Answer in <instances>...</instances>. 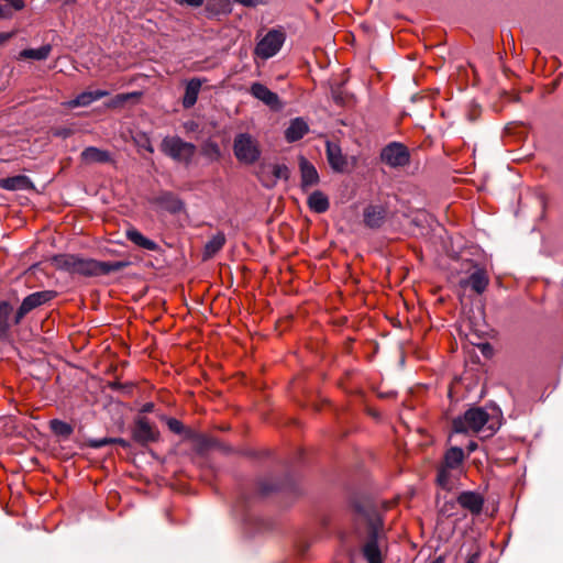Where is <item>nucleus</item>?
<instances>
[{"mask_svg":"<svg viewBox=\"0 0 563 563\" xmlns=\"http://www.w3.org/2000/svg\"><path fill=\"white\" fill-rule=\"evenodd\" d=\"M393 505V501H383L367 504L357 509L358 518L367 527V539L362 547V553L367 563H383L380 547L386 539L383 514Z\"/></svg>","mask_w":563,"mask_h":563,"instance_id":"nucleus-1","label":"nucleus"},{"mask_svg":"<svg viewBox=\"0 0 563 563\" xmlns=\"http://www.w3.org/2000/svg\"><path fill=\"white\" fill-rule=\"evenodd\" d=\"M327 158L331 168L335 172H344L347 161L342 154L341 147L332 142H327Z\"/></svg>","mask_w":563,"mask_h":563,"instance_id":"nucleus-18","label":"nucleus"},{"mask_svg":"<svg viewBox=\"0 0 563 563\" xmlns=\"http://www.w3.org/2000/svg\"><path fill=\"white\" fill-rule=\"evenodd\" d=\"M212 147H213V150H214V152H216V153H219V147H218V145H216V144H214Z\"/></svg>","mask_w":563,"mask_h":563,"instance_id":"nucleus-39","label":"nucleus"},{"mask_svg":"<svg viewBox=\"0 0 563 563\" xmlns=\"http://www.w3.org/2000/svg\"><path fill=\"white\" fill-rule=\"evenodd\" d=\"M387 209L382 205H369L363 211V221L367 228L379 229L386 220Z\"/></svg>","mask_w":563,"mask_h":563,"instance_id":"nucleus-12","label":"nucleus"},{"mask_svg":"<svg viewBox=\"0 0 563 563\" xmlns=\"http://www.w3.org/2000/svg\"><path fill=\"white\" fill-rule=\"evenodd\" d=\"M14 32H0V46L12 38Z\"/></svg>","mask_w":563,"mask_h":563,"instance_id":"nucleus-34","label":"nucleus"},{"mask_svg":"<svg viewBox=\"0 0 563 563\" xmlns=\"http://www.w3.org/2000/svg\"><path fill=\"white\" fill-rule=\"evenodd\" d=\"M457 503L463 509L478 516L483 510L484 497L479 493L466 490L457 496Z\"/></svg>","mask_w":563,"mask_h":563,"instance_id":"nucleus-14","label":"nucleus"},{"mask_svg":"<svg viewBox=\"0 0 563 563\" xmlns=\"http://www.w3.org/2000/svg\"><path fill=\"white\" fill-rule=\"evenodd\" d=\"M159 200H161L162 203L166 205V207L172 212H178L184 207L183 202L176 196H174L170 192H166V194L162 195Z\"/></svg>","mask_w":563,"mask_h":563,"instance_id":"nucleus-30","label":"nucleus"},{"mask_svg":"<svg viewBox=\"0 0 563 563\" xmlns=\"http://www.w3.org/2000/svg\"><path fill=\"white\" fill-rule=\"evenodd\" d=\"M489 278L486 272L482 268L474 271L466 280H462L461 285L471 287L476 294H482L486 290Z\"/></svg>","mask_w":563,"mask_h":563,"instance_id":"nucleus-19","label":"nucleus"},{"mask_svg":"<svg viewBox=\"0 0 563 563\" xmlns=\"http://www.w3.org/2000/svg\"><path fill=\"white\" fill-rule=\"evenodd\" d=\"M309 132V124L303 118L291 119L289 125L284 132L285 140L294 143L301 140Z\"/></svg>","mask_w":563,"mask_h":563,"instance_id":"nucleus-15","label":"nucleus"},{"mask_svg":"<svg viewBox=\"0 0 563 563\" xmlns=\"http://www.w3.org/2000/svg\"><path fill=\"white\" fill-rule=\"evenodd\" d=\"M56 265L70 273L87 277L107 275L121 268L119 262H100L92 258H86L78 255H60L55 258Z\"/></svg>","mask_w":563,"mask_h":563,"instance_id":"nucleus-3","label":"nucleus"},{"mask_svg":"<svg viewBox=\"0 0 563 563\" xmlns=\"http://www.w3.org/2000/svg\"><path fill=\"white\" fill-rule=\"evenodd\" d=\"M288 177L289 170L284 164L269 165L260 174L261 183L267 188L274 187L279 179H288Z\"/></svg>","mask_w":563,"mask_h":563,"instance_id":"nucleus-10","label":"nucleus"},{"mask_svg":"<svg viewBox=\"0 0 563 563\" xmlns=\"http://www.w3.org/2000/svg\"><path fill=\"white\" fill-rule=\"evenodd\" d=\"M11 313L12 306L7 301H0V338L4 336L10 328Z\"/></svg>","mask_w":563,"mask_h":563,"instance_id":"nucleus-28","label":"nucleus"},{"mask_svg":"<svg viewBox=\"0 0 563 563\" xmlns=\"http://www.w3.org/2000/svg\"><path fill=\"white\" fill-rule=\"evenodd\" d=\"M51 52H52V46L49 44H46L38 48L23 49L20 52L19 57L21 59L44 60L49 56Z\"/></svg>","mask_w":563,"mask_h":563,"instance_id":"nucleus-25","label":"nucleus"},{"mask_svg":"<svg viewBox=\"0 0 563 563\" xmlns=\"http://www.w3.org/2000/svg\"><path fill=\"white\" fill-rule=\"evenodd\" d=\"M225 243V236L223 233H217L213 235L205 246V258L212 257L216 253H218Z\"/></svg>","mask_w":563,"mask_h":563,"instance_id":"nucleus-27","label":"nucleus"},{"mask_svg":"<svg viewBox=\"0 0 563 563\" xmlns=\"http://www.w3.org/2000/svg\"><path fill=\"white\" fill-rule=\"evenodd\" d=\"M286 41V33L282 27L269 30L255 46V55L262 59L275 56Z\"/></svg>","mask_w":563,"mask_h":563,"instance_id":"nucleus-6","label":"nucleus"},{"mask_svg":"<svg viewBox=\"0 0 563 563\" xmlns=\"http://www.w3.org/2000/svg\"><path fill=\"white\" fill-rule=\"evenodd\" d=\"M167 426L169 430L176 434H181L184 432V424L175 418H169L167 420Z\"/></svg>","mask_w":563,"mask_h":563,"instance_id":"nucleus-31","label":"nucleus"},{"mask_svg":"<svg viewBox=\"0 0 563 563\" xmlns=\"http://www.w3.org/2000/svg\"><path fill=\"white\" fill-rule=\"evenodd\" d=\"M128 97H129L128 95H121V96H118V99L120 101H125L128 99Z\"/></svg>","mask_w":563,"mask_h":563,"instance_id":"nucleus-38","label":"nucleus"},{"mask_svg":"<svg viewBox=\"0 0 563 563\" xmlns=\"http://www.w3.org/2000/svg\"><path fill=\"white\" fill-rule=\"evenodd\" d=\"M477 561V554H472L468 556L466 563H476Z\"/></svg>","mask_w":563,"mask_h":563,"instance_id":"nucleus-37","label":"nucleus"},{"mask_svg":"<svg viewBox=\"0 0 563 563\" xmlns=\"http://www.w3.org/2000/svg\"><path fill=\"white\" fill-rule=\"evenodd\" d=\"M162 151L173 159L188 164L196 153V146L178 136H167L162 141Z\"/></svg>","mask_w":563,"mask_h":563,"instance_id":"nucleus-7","label":"nucleus"},{"mask_svg":"<svg viewBox=\"0 0 563 563\" xmlns=\"http://www.w3.org/2000/svg\"><path fill=\"white\" fill-rule=\"evenodd\" d=\"M159 435L158 430L150 423L146 418H140L135 422L133 430V438L141 444H147L150 442L157 441Z\"/></svg>","mask_w":563,"mask_h":563,"instance_id":"nucleus-11","label":"nucleus"},{"mask_svg":"<svg viewBox=\"0 0 563 563\" xmlns=\"http://www.w3.org/2000/svg\"><path fill=\"white\" fill-rule=\"evenodd\" d=\"M23 0H3L0 2V19H11L16 11L24 8Z\"/></svg>","mask_w":563,"mask_h":563,"instance_id":"nucleus-26","label":"nucleus"},{"mask_svg":"<svg viewBox=\"0 0 563 563\" xmlns=\"http://www.w3.org/2000/svg\"><path fill=\"white\" fill-rule=\"evenodd\" d=\"M250 92L254 98L272 109H279L282 107L278 95L261 82H253Z\"/></svg>","mask_w":563,"mask_h":563,"instance_id":"nucleus-13","label":"nucleus"},{"mask_svg":"<svg viewBox=\"0 0 563 563\" xmlns=\"http://www.w3.org/2000/svg\"><path fill=\"white\" fill-rule=\"evenodd\" d=\"M56 292L53 290H41L35 291L29 296H26L21 306L19 307L15 316L14 323L18 324L21 320L35 308L51 301L55 297Z\"/></svg>","mask_w":563,"mask_h":563,"instance_id":"nucleus-8","label":"nucleus"},{"mask_svg":"<svg viewBox=\"0 0 563 563\" xmlns=\"http://www.w3.org/2000/svg\"><path fill=\"white\" fill-rule=\"evenodd\" d=\"M299 169L301 175V188L303 190L319 183V174L316 167L303 156L299 158Z\"/></svg>","mask_w":563,"mask_h":563,"instance_id":"nucleus-16","label":"nucleus"},{"mask_svg":"<svg viewBox=\"0 0 563 563\" xmlns=\"http://www.w3.org/2000/svg\"><path fill=\"white\" fill-rule=\"evenodd\" d=\"M499 428L497 417H492L483 408H471L463 416L453 420V430L456 433L481 434L482 438L492 437Z\"/></svg>","mask_w":563,"mask_h":563,"instance_id":"nucleus-2","label":"nucleus"},{"mask_svg":"<svg viewBox=\"0 0 563 563\" xmlns=\"http://www.w3.org/2000/svg\"><path fill=\"white\" fill-rule=\"evenodd\" d=\"M49 428L56 435L64 438H68L73 433V427L69 423L58 419L51 420Z\"/></svg>","mask_w":563,"mask_h":563,"instance_id":"nucleus-29","label":"nucleus"},{"mask_svg":"<svg viewBox=\"0 0 563 563\" xmlns=\"http://www.w3.org/2000/svg\"><path fill=\"white\" fill-rule=\"evenodd\" d=\"M80 157L82 162L87 164L92 163H108L111 161V154L108 151L100 150L95 146L86 147L81 154Z\"/></svg>","mask_w":563,"mask_h":563,"instance_id":"nucleus-21","label":"nucleus"},{"mask_svg":"<svg viewBox=\"0 0 563 563\" xmlns=\"http://www.w3.org/2000/svg\"><path fill=\"white\" fill-rule=\"evenodd\" d=\"M465 460L464 451L459 446H451L444 453L443 461L438 467L437 483L443 489H451L456 475L461 472Z\"/></svg>","mask_w":563,"mask_h":563,"instance_id":"nucleus-4","label":"nucleus"},{"mask_svg":"<svg viewBox=\"0 0 563 563\" xmlns=\"http://www.w3.org/2000/svg\"><path fill=\"white\" fill-rule=\"evenodd\" d=\"M0 187L8 190H24L31 188L32 183L29 177L24 175H18L1 179Z\"/></svg>","mask_w":563,"mask_h":563,"instance_id":"nucleus-23","label":"nucleus"},{"mask_svg":"<svg viewBox=\"0 0 563 563\" xmlns=\"http://www.w3.org/2000/svg\"><path fill=\"white\" fill-rule=\"evenodd\" d=\"M233 152L236 159L244 164H253L261 156L257 141L249 133H240L235 136Z\"/></svg>","mask_w":563,"mask_h":563,"instance_id":"nucleus-5","label":"nucleus"},{"mask_svg":"<svg viewBox=\"0 0 563 563\" xmlns=\"http://www.w3.org/2000/svg\"><path fill=\"white\" fill-rule=\"evenodd\" d=\"M179 3H185L190 7H200L203 3V0H177Z\"/></svg>","mask_w":563,"mask_h":563,"instance_id":"nucleus-35","label":"nucleus"},{"mask_svg":"<svg viewBox=\"0 0 563 563\" xmlns=\"http://www.w3.org/2000/svg\"><path fill=\"white\" fill-rule=\"evenodd\" d=\"M108 95H109V92L107 90H101V89L93 90V91H84V92L79 93L75 99L69 100V101L65 102L64 104L69 109H74V108H78V107H87V106L91 104L92 102H95Z\"/></svg>","mask_w":563,"mask_h":563,"instance_id":"nucleus-17","label":"nucleus"},{"mask_svg":"<svg viewBox=\"0 0 563 563\" xmlns=\"http://www.w3.org/2000/svg\"><path fill=\"white\" fill-rule=\"evenodd\" d=\"M232 1L235 3H239L243 7H246V8H254V7L263 3L262 0H232Z\"/></svg>","mask_w":563,"mask_h":563,"instance_id":"nucleus-32","label":"nucleus"},{"mask_svg":"<svg viewBox=\"0 0 563 563\" xmlns=\"http://www.w3.org/2000/svg\"><path fill=\"white\" fill-rule=\"evenodd\" d=\"M201 80L198 78H194L189 80L186 85L185 96L183 99V106L185 108H191L197 102L199 91L201 89Z\"/></svg>","mask_w":563,"mask_h":563,"instance_id":"nucleus-22","label":"nucleus"},{"mask_svg":"<svg viewBox=\"0 0 563 563\" xmlns=\"http://www.w3.org/2000/svg\"><path fill=\"white\" fill-rule=\"evenodd\" d=\"M126 239L135 244L136 246L147 250V251H157L159 249L158 244L153 240L144 236L139 230L135 228H129L125 231Z\"/></svg>","mask_w":563,"mask_h":563,"instance_id":"nucleus-20","label":"nucleus"},{"mask_svg":"<svg viewBox=\"0 0 563 563\" xmlns=\"http://www.w3.org/2000/svg\"><path fill=\"white\" fill-rule=\"evenodd\" d=\"M466 449H467L468 453H472V452L476 451L477 443L475 441H470Z\"/></svg>","mask_w":563,"mask_h":563,"instance_id":"nucleus-36","label":"nucleus"},{"mask_svg":"<svg viewBox=\"0 0 563 563\" xmlns=\"http://www.w3.org/2000/svg\"><path fill=\"white\" fill-rule=\"evenodd\" d=\"M380 158L386 165L397 168L409 164L410 154L405 145L393 142L383 148Z\"/></svg>","mask_w":563,"mask_h":563,"instance_id":"nucleus-9","label":"nucleus"},{"mask_svg":"<svg viewBox=\"0 0 563 563\" xmlns=\"http://www.w3.org/2000/svg\"><path fill=\"white\" fill-rule=\"evenodd\" d=\"M308 206L310 210L323 213L329 209L330 203L328 197L322 191L316 190L308 197Z\"/></svg>","mask_w":563,"mask_h":563,"instance_id":"nucleus-24","label":"nucleus"},{"mask_svg":"<svg viewBox=\"0 0 563 563\" xmlns=\"http://www.w3.org/2000/svg\"><path fill=\"white\" fill-rule=\"evenodd\" d=\"M114 442H120V443H123V440H119V439H102V440H99V441H96L92 443V446L95 448H101V446H104L109 443H114Z\"/></svg>","mask_w":563,"mask_h":563,"instance_id":"nucleus-33","label":"nucleus"}]
</instances>
